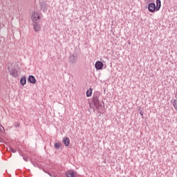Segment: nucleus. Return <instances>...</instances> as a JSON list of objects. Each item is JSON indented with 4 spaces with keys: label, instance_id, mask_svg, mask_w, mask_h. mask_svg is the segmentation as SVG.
<instances>
[{
    "label": "nucleus",
    "instance_id": "11",
    "mask_svg": "<svg viewBox=\"0 0 177 177\" xmlns=\"http://www.w3.org/2000/svg\"><path fill=\"white\" fill-rule=\"evenodd\" d=\"M63 143L68 147V146H70V138L68 137H64L63 139Z\"/></svg>",
    "mask_w": 177,
    "mask_h": 177
},
{
    "label": "nucleus",
    "instance_id": "6",
    "mask_svg": "<svg viewBox=\"0 0 177 177\" xmlns=\"http://www.w3.org/2000/svg\"><path fill=\"white\" fill-rule=\"evenodd\" d=\"M104 64L101 61H97L95 64V67L97 70H103Z\"/></svg>",
    "mask_w": 177,
    "mask_h": 177
},
{
    "label": "nucleus",
    "instance_id": "20",
    "mask_svg": "<svg viewBox=\"0 0 177 177\" xmlns=\"http://www.w3.org/2000/svg\"><path fill=\"white\" fill-rule=\"evenodd\" d=\"M148 1V2H153L154 1V0H147Z\"/></svg>",
    "mask_w": 177,
    "mask_h": 177
},
{
    "label": "nucleus",
    "instance_id": "10",
    "mask_svg": "<svg viewBox=\"0 0 177 177\" xmlns=\"http://www.w3.org/2000/svg\"><path fill=\"white\" fill-rule=\"evenodd\" d=\"M26 84H27V77H26V76H23L20 79V84L22 85V86H24Z\"/></svg>",
    "mask_w": 177,
    "mask_h": 177
},
{
    "label": "nucleus",
    "instance_id": "9",
    "mask_svg": "<svg viewBox=\"0 0 177 177\" xmlns=\"http://www.w3.org/2000/svg\"><path fill=\"white\" fill-rule=\"evenodd\" d=\"M33 30L36 32H38L39 30H41V26H39V24L37 22H35L33 25Z\"/></svg>",
    "mask_w": 177,
    "mask_h": 177
},
{
    "label": "nucleus",
    "instance_id": "15",
    "mask_svg": "<svg viewBox=\"0 0 177 177\" xmlns=\"http://www.w3.org/2000/svg\"><path fill=\"white\" fill-rule=\"evenodd\" d=\"M62 146V144L60 142H55L54 147L56 149V150H59L60 149V147Z\"/></svg>",
    "mask_w": 177,
    "mask_h": 177
},
{
    "label": "nucleus",
    "instance_id": "14",
    "mask_svg": "<svg viewBox=\"0 0 177 177\" xmlns=\"http://www.w3.org/2000/svg\"><path fill=\"white\" fill-rule=\"evenodd\" d=\"M86 93L87 97H91V96H92V88H90L88 90H87Z\"/></svg>",
    "mask_w": 177,
    "mask_h": 177
},
{
    "label": "nucleus",
    "instance_id": "21",
    "mask_svg": "<svg viewBox=\"0 0 177 177\" xmlns=\"http://www.w3.org/2000/svg\"><path fill=\"white\" fill-rule=\"evenodd\" d=\"M0 132H2V129L0 128Z\"/></svg>",
    "mask_w": 177,
    "mask_h": 177
},
{
    "label": "nucleus",
    "instance_id": "5",
    "mask_svg": "<svg viewBox=\"0 0 177 177\" xmlns=\"http://www.w3.org/2000/svg\"><path fill=\"white\" fill-rule=\"evenodd\" d=\"M39 19H41V17L39 16L38 12H35L32 14V20L33 23H37V21H38V20H39Z\"/></svg>",
    "mask_w": 177,
    "mask_h": 177
},
{
    "label": "nucleus",
    "instance_id": "2",
    "mask_svg": "<svg viewBox=\"0 0 177 177\" xmlns=\"http://www.w3.org/2000/svg\"><path fill=\"white\" fill-rule=\"evenodd\" d=\"M10 67H8V70H9V73L11 77L13 78H19V76L20 75V73L19 72V70L16 68H12L11 70H10Z\"/></svg>",
    "mask_w": 177,
    "mask_h": 177
},
{
    "label": "nucleus",
    "instance_id": "19",
    "mask_svg": "<svg viewBox=\"0 0 177 177\" xmlns=\"http://www.w3.org/2000/svg\"><path fill=\"white\" fill-rule=\"evenodd\" d=\"M47 174H48L50 176H51V177L53 176L52 175V174H50V173H49V172H48Z\"/></svg>",
    "mask_w": 177,
    "mask_h": 177
},
{
    "label": "nucleus",
    "instance_id": "18",
    "mask_svg": "<svg viewBox=\"0 0 177 177\" xmlns=\"http://www.w3.org/2000/svg\"><path fill=\"white\" fill-rule=\"evenodd\" d=\"M138 111H140V115H142V116H143V111L142 110H140V109H139L138 110Z\"/></svg>",
    "mask_w": 177,
    "mask_h": 177
},
{
    "label": "nucleus",
    "instance_id": "1",
    "mask_svg": "<svg viewBox=\"0 0 177 177\" xmlns=\"http://www.w3.org/2000/svg\"><path fill=\"white\" fill-rule=\"evenodd\" d=\"M99 96H100V93L94 94L92 100L97 110H100L102 109V104H100V101H99Z\"/></svg>",
    "mask_w": 177,
    "mask_h": 177
},
{
    "label": "nucleus",
    "instance_id": "3",
    "mask_svg": "<svg viewBox=\"0 0 177 177\" xmlns=\"http://www.w3.org/2000/svg\"><path fill=\"white\" fill-rule=\"evenodd\" d=\"M39 6L41 12H44L45 13L46 10H48V3L45 1L41 0L39 1Z\"/></svg>",
    "mask_w": 177,
    "mask_h": 177
},
{
    "label": "nucleus",
    "instance_id": "12",
    "mask_svg": "<svg viewBox=\"0 0 177 177\" xmlns=\"http://www.w3.org/2000/svg\"><path fill=\"white\" fill-rule=\"evenodd\" d=\"M66 177H75V174H74V171L69 170L66 173Z\"/></svg>",
    "mask_w": 177,
    "mask_h": 177
},
{
    "label": "nucleus",
    "instance_id": "13",
    "mask_svg": "<svg viewBox=\"0 0 177 177\" xmlns=\"http://www.w3.org/2000/svg\"><path fill=\"white\" fill-rule=\"evenodd\" d=\"M157 12L161 9V0H156Z\"/></svg>",
    "mask_w": 177,
    "mask_h": 177
},
{
    "label": "nucleus",
    "instance_id": "4",
    "mask_svg": "<svg viewBox=\"0 0 177 177\" xmlns=\"http://www.w3.org/2000/svg\"><path fill=\"white\" fill-rule=\"evenodd\" d=\"M148 10L149 12H150V13H154L155 12H157V7L156 6V3H150L148 5Z\"/></svg>",
    "mask_w": 177,
    "mask_h": 177
},
{
    "label": "nucleus",
    "instance_id": "7",
    "mask_svg": "<svg viewBox=\"0 0 177 177\" xmlns=\"http://www.w3.org/2000/svg\"><path fill=\"white\" fill-rule=\"evenodd\" d=\"M28 82H30V84H37V79H35L34 75H30L28 77Z\"/></svg>",
    "mask_w": 177,
    "mask_h": 177
},
{
    "label": "nucleus",
    "instance_id": "16",
    "mask_svg": "<svg viewBox=\"0 0 177 177\" xmlns=\"http://www.w3.org/2000/svg\"><path fill=\"white\" fill-rule=\"evenodd\" d=\"M8 150H9L10 151H12V153H16V149H13V148H12V147H9L8 149Z\"/></svg>",
    "mask_w": 177,
    "mask_h": 177
},
{
    "label": "nucleus",
    "instance_id": "17",
    "mask_svg": "<svg viewBox=\"0 0 177 177\" xmlns=\"http://www.w3.org/2000/svg\"><path fill=\"white\" fill-rule=\"evenodd\" d=\"M23 158H24V161L28 162V156H24Z\"/></svg>",
    "mask_w": 177,
    "mask_h": 177
},
{
    "label": "nucleus",
    "instance_id": "8",
    "mask_svg": "<svg viewBox=\"0 0 177 177\" xmlns=\"http://www.w3.org/2000/svg\"><path fill=\"white\" fill-rule=\"evenodd\" d=\"M69 62L71 63V64H75V63H77V56L71 55L69 57Z\"/></svg>",
    "mask_w": 177,
    "mask_h": 177
}]
</instances>
